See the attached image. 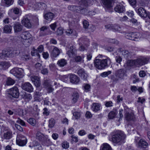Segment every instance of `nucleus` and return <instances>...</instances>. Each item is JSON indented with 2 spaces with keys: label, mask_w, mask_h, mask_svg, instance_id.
Returning a JSON list of instances; mask_svg holds the SVG:
<instances>
[{
  "label": "nucleus",
  "mask_w": 150,
  "mask_h": 150,
  "mask_svg": "<svg viewBox=\"0 0 150 150\" xmlns=\"http://www.w3.org/2000/svg\"><path fill=\"white\" fill-rule=\"evenodd\" d=\"M67 54L69 57L74 58L75 61L76 62L83 63L84 62L83 56L82 57L80 56H76L77 54L76 50V47L73 45L70 47L69 50L68 51Z\"/></svg>",
  "instance_id": "nucleus-1"
},
{
  "label": "nucleus",
  "mask_w": 150,
  "mask_h": 150,
  "mask_svg": "<svg viewBox=\"0 0 150 150\" xmlns=\"http://www.w3.org/2000/svg\"><path fill=\"white\" fill-rule=\"evenodd\" d=\"M94 65L97 69H102L107 67L111 63V60L110 58L107 57L106 59L101 60L96 59L94 61Z\"/></svg>",
  "instance_id": "nucleus-2"
},
{
  "label": "nucleus",
  "mask_w": 150,
  "mask_h": 150,
  "mask_svg": "<svg viewBox=\"0 0 150 150\" xmlns=\"http://www.w3.org/2000/svg\"><path fill=\"white\" fill-rule=\"evenodd\" d=\"M125 137L126 136L123 132H118L112 135V141L114 143L121 145L124 142Z\"/></svg>",
  "instance_id": "nucleus-3"
},
{
  "label": "nucleus",
  "mask_w": 150,
  "mask_h": 150,
  "mask_svg": "<svg viewBox=\"0 0 150 150\" xmlns=\"http://www.w3.org/2000/svg\"><path fill=\"white\" fill-rule=\"evenodd\" d=\"M126 71L124 69H120L117 70L115 73L116 78L113 76L111 77V79L114 82H117L119 79H123L126 74Z\"/></svg>",
  "instance_id": "nucleus-4"
},
{
  "label": "nucleus",
  "mask_w": 150,
  "mask_h": 150,
  "mask_svg": "<svg viewBox=\"0 0 150 150\" xmlns=\"http://www.w3.org/2000/svg\"><path fill=\"white\" fill-rule=\"evenodd\" d=\"M32 36L28 32H23L21 35V41L24 45H26V43L28 45L32 40Z\"/></svg>",
  "instance_id": "nucleus-5"
},
{
  "label": "nucleus",
  "mask_w": 150,
  "mask_h": 150,
  "mask_svg": "<svg viewBox=\"0 0 150 150\" xmlns=\"http://www.w3.org/2000/svg\"><path fill=\"white\" fill-rule=\"evenodd\" d=\"M80 6L79 12L85 14H88V9L85 8L88 3V0H78Z\"/></svg>",
  "instance_id": "nucleus-6"
},
{
  "label": "nucleus",
  "mask_w": 150,
  "mask_h": 150,
  "mask_svg": "<svg viewBox=\"0 0 150 150\" xmlns=\"http://www.w3.org/2000/svg\"><path fill=\"white\" fill-rule=\"evenodd\" d=\"M10 73L17 78H22L24 76L23 70L21 68H14L10 71Z\"/></svg>",
  "instance_id": "nucleus-7"
},
{
  "label": "nucleus",
  "mask_w": 150,
  "mask_h": 150,
  "mask_svg": "<svg viewBox=\"0 0 150 150\" xmlns=\"http://www.w3.org/2000/svg\"><path fill=\"white\" fill-rule=\"evenodd\" d=\"M9 94L12 96L13 97L15 98H18L19 96L18 89V88L14 86L10 90Z\"/></svg>",
  "instance_id": "nucleus-8"
},
{
  "label": "nucleus",
  "mask_w": 150,
  "mask_h": 150,
  "mask_svg": "<svg viewBox=\"0 0 150 150\" xmlns=\"http://www.w3.org/2000/svg\"><path fill=\"white\" fill-rule=\"evenodd\" d=\"M22 136L18 135L16 138L17 143L20 146H23L25 145L27 143V139L24 137H22Z\"/></svg>",
  "instance_id": "nucleus-9"
},
{
  "label": "nucleus",
  "mask_w": 150,
  "mask_h": 150,
  "mask_svg": "<svg viewBox=\"0 0 150 150\" xmlns=\"http://www.w3.org/2000/svg\"><path fill=\"white\" fill-rule=\"evenodd\" d=\"M23 89L29 92H32L33 91V88L32 85L29 83L26 82L22 85Z\"/></svg>",
  "instance_id": "nucleus-10"
},
{
  "label": "nucleus",
  "mask_w": 150,
  "mask_h": 150,
  "mask_svg": "<svg viewBox=\"0 0 150 150\" xmlns=\"http://www.w3.org/2000/svg\"><path fill=\"white\" fill-rule=\"evenodd\" d=\"M69 79L70 82L73 84H78L80 81L79 78L75 74L70 75Z\"/></svg>",
  "instance_id": "nucleus-11"
},
{
  "label": "nucleus",
  "mask_w": 150,
  "mask_h": 150,
  "mask_svg": "<svg viewBox=\"0 0 150 150\" xmlns=\"http://www.w3.org/2000/svg\"><path fill=\"white\" fill-rule=\"evenodd\" d=\"M77 74L80 76L81 79L86 80L88 77V75L86 73L83 69H81L79 70L77 72Z\"/></svg>",
  "instance_id": "nucleus-12"
},
{
  "label": "nucleus",
  "mask_w": 150,
  "mask_h": 150,
  "mask_svg": "<svg viewBox=\"0 0 150 150\" xmlns=\"http://www.w3.org/2000/svg\"><path fill=\"white\" fill-rule=\"evenodd\" d=\"M137 13L140 16L144 18H146L148 15L145 9L142 7H140L138 9Z\"/></svg>",
  "instance_id": "nucleus-13"
},
{
  "label": "nucleus",
  "mask_w": 150,
  "mask_h": 150,
  "mask_svg": "<svg viewBox=\"0 0 150 150\" xmlns=\"http://www.w3.org/2000/svg\"><path fill=\"white\" fill-rule=\"evenodd\" d=\"M22 23L25 27L28 28L31 27V25L30 20L26 17H24L22 20Z\"/></svg>",
  "instance_id": "nucleus-14"
},
{
  "label": "nucleus",
  "mask_w": 150,
  "mask_h": 150,
  "mask_svg": "<svg viewBox=\"0 0 150 150\" xmlns=\"http://www.w3.org/2000/svg\"><path fill=\"white\" fill-rule=\"evenodd\" d=\"M10 66V64L8 62L6 61L0 62V70H6L8 69Z\"/></svg>",
  "instance_id": "nucleus-15"
},
{
  "label": "nucleus",
  "mask_w": 150,
  "mask_h": 150,
  "mask_svg": "<svg viewBox=\"0 0 150 150\" xmlns=\"http://www.w3.org/2000/svg\"><path fill=\"white\" fill-rule=\"evenodd\" d=\"M125 115V119L127 121H134L135 119L134 115L132 113H129L126 111Z\"/></svg>",
  "instance_id": "nucleus-16"
},
{
  "label": "nucleus",
  "mask_w": 150,
  "mask_h": 150,
  "mask_svg": "<svg viewBox=\"0 0 150 150\" xmlns=\"http://www.w3.org/2000/svg\"><path fill=\"white\" fill-rule=\"evenodd\" d=\"M54 13L51 12H48L45 13L44 15V17L46 20L51 21L54 17Z\"/></svg>",
  "instance_id": "nucleus-17"
},
{
  "label": "nucleus",
  "mask_w": 150,
  "mask_h": 150,
  "mask_svg": "<svg viewBox=\"0 0 150 150\" xmlns=\"http://www.w3.org/2000/svg\"><path fill=\"white\" fill-rule=\"evenodd\" d=\"M13 28L15 33H18L21 31L22 29V26L20 23L17 22L14 23Z\"/></svg>",
  "instance_id": "nucleus-18"
},
{
  "label": "nucleus",
  "mask_w": 150,
  "mask_h": 150,
  "mask_svg": "<svg viewBox=\"0 0 150 150\" xmlns=\"http://www.w3.org/2000/svg\"><path fill=\"white\" fill-rule=\"evenodd\" d=\"M2 138L6 139H11L12 135V132L10 131H6L3 133L2 134Z\"/></svg>",
  "instance_id": "nucleus-19"
},
{
  "label": "nucleus",
  "mask_w": 150,
  "mask_h": 150,
  "mask_svg": "<svg viewBox=\"0 0 150 150\" xmlns=\"http://www.w3.org/2000/svg\"><path fill=\"white\" fill-rule=\"evenodd\" d=\"M115 11L119 13H123L125 10L124 6L122 5H117L114 8Z\"/></svg>",
  "instance_id": "nucleus-20"
},
{
  "label": "nucleus",
  "mask_w": 150,
  "mask_h": 150,
  "mask_svg": "<svg viewBox=\"0 0 150 150\" xmlns=\"http://www.w3.org/2000/svg\"><path fill=\"white\" fill-rule=\"evenodd\" d=\"M137 66L144 65L148 63V60L146 59H138L136 60Z\"/></svg>",
  "instance_id": "nucleus-21"
},
{
  "label": "nucleus",
  "mask_w": 150,
  "mask_h": 150,
  "mask_svg": "<svg viewBox=\"0 0 150 150\" xmlns=\"http://www.w3.org/2000/svg\"><path fill=\"white\" fill-rule=\"evenodd\" d=\"M105 7L107 8H111L112 6V0H102Z\"/></svg>",
  "instance_id": "nucleus-22"
},
{
  "label": "nucleus",
  "mask_w": 150,
  "mask_h": 150,
  "mask_svg": "<svg viewBox=\"0 0 150 150\" xmlns=\"http://www.w3.org/2000/svg\"><path fill=\"white\" fill-rule=\"evenodd\" d=\"M118 112L116 109H114L110 111L108 115V118L110 119H113L115 118Z\"/></svg>",
  "instance_id": "nucleus-23"
},
{
  "label": "nucleus",
  "mask_w": 150,
  "mask_h": 150,
  "mask_svg": "<svg viewBox=\"0 0 150 150\" xmlns=\"http://www.w3.org/2000/svg\"><path fill=\"white\" fill-rule=\"evenodd\" d=\"M79 97L78 93L76 91H74L72 95V100L73 103H76Z\"/></svg>",
  "instance_id": "nucleus-24"
},
{
  "label": "nucleus",
  "mask_w": 150,
  "mask_h": 150,
  "mask_svg": "<svg viewBox=\"0 0 150 150\" xmlns=\"http://www.w3.org/2000/svg\"><path fill=\"white\" fill-rule=\"evenodd\" d=\"M3 56L5 57H13V54L11 50H7L2 51Z\"/></svg>",
  "instance_id": "nucleus-25"
},
{
  "label": "nucleus",
  "mask_w": 150,
  "mask_h": 150,
  "mask_svg": "<svg viewBox=\"0 0 150 150\" xmlns=\"http://www.w3.org/2000/svg\"><path fill=\"white\" fill-rule=\"evenodd\" d=\"M68 8L69 10L71 11H76L77 12H79L80 6H76L70 5L68 6Z\"/></svg>",
  "instance_id": "nucleus-26"
},
{
  "label": "nucleus",
  "mask_w": 150,
  "mask_h": 150,
  "mask_svg": "<svg viewBox=\"0 0 150 150\" xmlns=\"http://www.w3.org/2000/svg\"><path fill=\"white\" fill-rule=\"evenodd\" d=\"M60 52L59 49L57 47H55L53 50L51 55L54 57H56L59 54Z\"/></svg>",
  "instance_id": "nucleus-27"
},
{
  "label": "nucleus",
  "mask_w": 150,
  "mask_h": 150,
  "mask_svg": "<svg viewBox=\"0 0 150 150\" xmlns=\"http://www.w3.org/2000/svg\"><path fill=\"white\" fill-rule=\"evenodd\" d=\"M12 29V27L11 25H6L4 27V32L7 33H10L11 32Z\"/></svg>",
  "instance_id": "nucleus-28"
},
{
  "label": "nucleus",
  "mask_w": 150,
  "mask_h": 150,
  "mask_svg": "<svg viewBox=\"0 0 150 150\" xmlns=\"http://www.w3.org/2000/svg\"><path fill=\"white\" fill-rule=\"evenodd\" d=\"M100 150H112V149L109 144L104 143L101 146Z\"/></svg>",
  "instance_id": "nucleus-29"
},
{
  "label": "nucleus",
  "mask_w": 150,
  "mask_h": 150,
  "mask_svg": "<svg viewBox=\"0 0 150 150\" xmlns=\"http://www.w3.org/2000/svg\"><path fill=\"white\" fill-rule=\"evenodd\" d=\"M45 137L44 135L40 132H38L36 133V139L42 142Z\"/></svg>",
  "instance_id": "nucleus-30"
},
{
  "label": "nucleus",
  "mask_w": 150,
  "mask_h": 150,
  "mask_svg": "<svg viewBox=\"0 0 150 150\" xmlns=\"http://www.w3.org/2000/svg\"><path fill=\"white\" fill-rule=\"evenodd\" d=\"M138 146L142 147L145 148L148 145V143L144 140L140 139L138 143Z\"/></svg>",
  "instance_id": "nucleus-31"
},
{
  "label": "nucleus",
  "mask_w": 150,
  "mask_h": 150,
  "mask_svg": "<svg viewBox=\"0 0 150 150\" xmlns=\"http://www.w3.org/2000/svg\"><path fill=\"white\" fill-rule=\"evenodd\" d=\"M100 105L98 103H94L92 107V110L95 112L100 110Z\"/></svg>",
  "instance_id": "nucleus-32"
},
{
  "label": "nucleus",
  "mask_w": 150,
  "mask_h": 150,
  "mask_svg": "<svg viewBox=\"0 0 150 150\" xmlns=\"http://www.w3.org/2000/svg\"><path fill=\"white\" fill-rule=\"evenodd\" d=\"M15 82L14 80L10 77H8L6 81V84L7 86H10L13 85Z\"/></svg>",
  "instance_id": "nucleus-33"
},
{
  "label": "nucleus",
  "mask_w": 150,
  "mask_h": 150,
  "mask_svg": "<svg viewBox=\"0 0 150 150\" xmlns=\"http://www.w3.org/2000/svg\"><path fill=\"white\" fill-rule=\"evenodd\" d=\"M67 64V61L64 59H61L59 60L57 62V64L59 66L63 67L66 65Z\"/></svg>",
  "instance_id": "nucleus-34"
},
{
  "label": "nucleus",
  "mask_w": 150,
  "mask_h": 150,
  "mask_svg": "<svg viewBox=\"0 0 150 150\" xmlns=\"http://www.w3.org/2000/svg\"><path fill=\"white\" fill-rule=\"evenodd\" d=\"M45 6V4L43 3H36L34 6L33 8L35 10H39L40 8H41L42 6Z\"/></svg>",
  "instance_id": "nucleus-35"
},
{
  "label": "nucleus",
  "mask_w": 150,
  "mask_h": 150,
  "mask_svg": "<svg viewBox=\"0 0 150 150\" xmlns=\"http://www.w3.org/2000/svg\"><path fill=\"white\" fill-rule=\"evenodd\" d=\"M63 29L61 27L58 28L55 33L58 36H60L62 35L63 33Z\"/></svg>",
  "instance_id": "nucleus-36"
},
{
  "label": "nucleus",
  "mask_w": 150,
  "mask_h": 150,
  "mask_svg": "<svg viewBox=\"0 0 150 150\" xmlns=\"http://www.w3.org/2000/svg\"><path fill=\"white\" fill-rule=\"evenodd\" d=\"M120 51L121 52L122 54L125 56V57L126 58H127L129 56L130 54L129 52L126 50H121V49H120Z\"/></svg>",
  "instance_id": "nucleus-37"
},
{
  "label": "nucleus",
  "mask_w": 150,
  "mask_h": 150,
  "mask_svg": "<svg viewBox=\"0 0 150 150\" xmlns=\"http://www.w3.org/2000/svg\"><path fill=\"white\" fill-rule=\"evenodd\" d=\"M0 126L1 127V132L2 134H3V133L4 132H5L9 131L8 130L9 128L8 127L5 126L4 125H0Z\"/></svg>",
  "instance_id": "nucleus-38"
},
{
  "label": "nucleus",
  "mask_w": 150,
  "mask_h": 150,
  "mask_svg": "<svg viewBox=\"0 0 150 150\" xmlns=\"http://www.w3.org/2000/svg\"><path fill=\"white\" fill-rule=\"evenodd\" d=\"M133 34L134 35V36H133L132 37V40H134L135 41H138L139 40L140 36L139 33H133Z\"/></svg>",
  "instance_id": "nucleus-39"
},
{
  "label": "nucleus",
  "mask_w": 150,
  "mask_h": 150,
  "mask_svg": "<svg viewBox=\"0 0 150 150\" xmlns=\"http://www.w3.org/2000/svg\"><path fill=\"white\" fill-rule=\"evenodd\" d=\"M5 4L6 6H9L12 5L14 2V0H2Z\"/></svg>",
  "instance_id": "nucleus-40"
},
{
  "label": "nucleus",
  "mask_w": 150,
  "mask_h": 150,
  "mask_svg": "<svg viewBox=\"0 0 150 150\" xmlns=\"http://www.w3.org/2000/svg\"><path fill=\"white\" fill-rule=\"evenodd\" d=\"M112 30L115 31H120L121 27L119 25H112Z\"/></svg>",
  "instance_id": "nucleus-41"
},
{
  "label": "nucleus",
  "mask_w": 150,
  "mask_h": 150,
  "mask_svg": "<svg viewBox=\"0 0 150 150\" xmlns=\"http://www.w3.org/2000/svg\"><path fill=\"white\" fill-rule=\"evenodd\" d=\"M49 127L50 128L53 127L55 125V121L53 118H51L49 120Z\"/></svg>",
  "instance_id": "nucleus-42"
},
{
  "label": "nucleus",
  "mask_w": 150,
  "mask_h": 150,
  "mask_svg": "<svg viewBox=\"0 0 150 150\" xmlns=\"http://www.w3.org/2000/svg\"><path fill=\"white\" fill-rule=\"evenodd\" d=\"M87 39L83 38H80L79 40V45H83V44H86V42L87 41Z\"/></svg>",
  "instance_id": "nucleus-43"
},
{
  "label": "nucleus",
  "mask_w": 150,
  "mask_h": 150,
  "mask_svg": "<svg viewBox=\"0 0 150 150\" xmlns=\"http://www.w3.org/2000/svg\"><path fill=\"white\" fill-rule=\"evenodd\" d=\"M134 36V35L133 34V33H126L125 34V37L127 39L132 40V37Z\"/></svg>",
  "instance_id": "nucleus-44"
},
{
  "label": "nucleus",
  "mask_w": 150,
  "mask_h": 150,
  "mask_svg": "<svg viewBox=\"0 0 150 150\" xmlns=\"http://www.w3.org/2000/svg\"><path fill=\"white\" fill-rule=\"evenodd\" d=\"M28 122L33 126H35L36 124V121L35 119L33 118H30L28 120Z\"/></svg>",
  "instance_id": "nucleus-45"
},
{
  "label": "nucleus",
  "mask_w": 150,
  "mask_h": 150,
  "mask_svg": "<svg viewBox=\"0 0 150 150\" xmlns=\"http://www.w3.org/2000/svg\"><path fill=\"white\" fill-rule=\"evenodd\" d=\"M136 62V60H132L128 61L127 62L128 65L131 66L134 65L137 66Z\"/></svg>",
  "instance_id": "nucleus-46"
},
{
  "label": "nucleus",
  "mask_w": 150,
  "mask_h": 150,
  "mask_svg": "<svg viewBox=\"0 0 150 150\" xmlns=\"http://www.w3.org/2000/svg\"><path fill=\"white\" fill-rule=\"evenodd\" d=\"M90 85L88 84H84V91L86 92H88L90 91Z\"/></svg>",
  "instance_id": "nucleus-47"
},
{
  "label": "nucleus",
  "mask_w": 150,
  "mask_h": 150,
  "mask_svg": "<svg viewBox=\"0 0 150 150\" xmlns=\"http://www.w3.org/2000/svg\"><path fill=\"white\" fill-rule=\"evenodd\" d=\"M62 147L64 149H67L69 147V143L66 141L62 143Z\"/></svg>",
  "instance_id": "nucleus-48"
},
{
  "label": "nucleus",
  "mask_w": 150,
  "mask_h": 150,
  "mask_svg": "<svg viewBox=\"0 0 150 150\" xmlns=\"http://www.w3.org/2000/svg\"><path fill=\"white\" fill-rule=\"evenodd\" d=\"M16 122L18 124H19L21 125L22 126H25V124L24 121L19 118H18V119L16 121Z\"/></svg>",
  "instance_id": "nucleus-49"
},
{
  "label": "nucleus",
  "mask_w": 150,
  "mask_h": 150,
  "mask_svg": "<svg viewBox=\"0 0 150 150\" xmlns=\"http://www.w3.org/2000/svg\"><path fill=\"white\" fill-rule=\"evenodd\" d=\"M21 59L24 61H27L30 58V56L29 54H24L22 55Z\"/></svg>",
  "instance_id": "nucleus-50"
},
{
  "label": "nucleus",
  "mask_w": 150,
  "mask_h": 150,
  "mask_svg": "<svg viewBox=\"0 0 150 150\" xmlns=\"http://www.w3.org/2000/svg\"><path fill=\"white\" fill-rule=\"evenodd\" d=\"M50 27L52 30L54 31L57 27V23L55 22L51 24L50 25Z\"/></svg>",
  "instance_id": "nucleus-51"
},
{
  "label": "nucleus",
  "mask_w": 150,
  "mask_h": 150,
  "mask_svg": "<svg viewBox=\"0 0 150 150\" xmlns=\"http://www.w3.org/2000/svg\"><path fill=\"white\" fill-rule=\"evenodd\" d=\"M73 32V29L69 28L66 30L65 33L68 35H71Z\"/></svg>",
  "instance_id": "nucleus-52"
},
{
  "label": "nucleus",
  "mask_w": 150,
  "mask_h": 150,
  "mask_svg": "<svg viewBox=\"0 0 150 150\" xmlns=\"http://www.w3.org/2000/svg\"><path fill=\"white\" fill-rule=\"evenodd\" d=\"M42 93L39 92H35V93L34 98L35 100H38V97L42 95Z\"/></svg>",
  "instance_id": "nucleus-53"
},
{
  "label": "nucleus",
  "mask_w": 150,
  "mask_h": 150,
  "mask_svg": "<svg viewBox=\"0 0 150 150\" xmlns=\"http://www.w3.org/2000/svg\"><path fill=\"white\" fill-rule=\"evenodd\" d=\"M35 67L38 70H40L42 68V65L40 63H37L35 64Z\"/></svg>",
  "instance_id": "nucleus-54"
},
{
  "label": "nucleus",
  "mask_w": 150,
  "mask_h": 150,
  "mask_svg": "<svg viewBox=\"0 0 150 150\" xmlns=\"http://www.w3.org/2000/svg\"><path fill=\"white\" fill-rule=\"evenodd\" d=\"M111 71H109L107 72H105L101 74V76L103 77H105L111 73Z\"/></svg>",
  "instance_id": "nucleus-55"
},
{
  "label": "nucleus",
  "mask_w": 150,
  "mask_h": 150,
  "mask_svg": "<svg viewBox=\"0 0 150 150\" xmlns=\"http://www.w3.org/2000/svg\"><path fill=\"white\" fill-rule=\"evenodd\" d=\"M122 58L120 56H117L116 57L115 60L117 63L120 64L121 62H122Z\"/></svg>",
  "instance_id": "nucleus-56"
},
{
  "label": "nucleus",
  "mask_w": 150,
  "mask_h": 150,
  "mask_svg": "<svg viewBox=\"0 0 150 150\" xmlns=\"http://www.w3.org/2000/svg\"><path fill=\"white\" fill-rule=\"evenodd\" d=\"M83 28L85 29L88 28V22L86 20H84L83 22Z\"/></svg>",
  "instance_id": "nucleus-57"
},
{
  "label": "nucleus",
  "mask_w": 150,
  "mask_h": 150,
  "mask_svg": "<svg viewBox=\"0 0 150 150\" xmlns=\"http://www.w3.org/2000/svg\"><path fill=\"white\" fill-rule=\"evenodd\" d=\"M30 79L31 81L34 83L37 80L39 79L40 78L36 76H32L30 77Z\"/></svg>",
  "instance_id": "nucleus-58"
},
{
  "label": "nucleus",
  "mask_w": 150,
  "mask_h": 150,
  "mask_svg": "<svg viewBox=\"0 0 150 150\" xmlns=\"http://www.w3.org/2000/svg\"><path fill=\"white\" fill-rule=\"evenodd\" d=\"M13 54V57L14 55H17L18 54L20 53L19 50H17L16 49H14L13 50H11Z\"/></svg>",
  "instance_id": "nucleus-59"
},
{
  "label": "nucleus",
  "mask_w": 150,
  "mask_h": 150,
  "mask_svg": "<svg viewBox=\"0 0 150 150\" xmlns=\"http://www.w3.org/2000/svg\"><path fill=\"white\" fill-rule=\"evenodd\" d=\"M73 115L75 118L77 119L80 118L81 114L80 112H76L73 113Z\"/></svg>",
  "instance_id": "nucleus-60"
},
{
  "label": "nucleus",
  "mask_w": 150,
  "mask_h": 150,
  "mask_svg": "<svg viewBox=\"0 0 150 150\" xmlns=\"http://www.w3.org/2000/svg\"><path fill=\"white\" fill-rule=\"evenodd\" d=\"M31 54L33 56H35L36 55L39 58L40 57V55L39 54L38 52V51L37 50L35 49L34 48V51H33V52H31Z\"/></svg>",
  "instance_id": "nucleus-61"
},
{
  "label": "nucleus",
  "mask_w": 150,
  "mask_h": 150,
  "mask_svg": "<svg viewBox=\"0 0 150 150\" xmlns=\"http://www.w3.org/2000/svg\"><path fill=\"white\" fill-rule=\"evenodd\" d=\"M105 106L107 107H111L113 105V103L112 101L106 102L105 103Z\"/></svg>",
  "instance_id": "nucleus-62"
},
{
  "label": "nucleus",
  "mask_w": 150,
  "mask_h": 150,
  "mask_svg": "<svg viewBox=\"0 0 150 150\" xmlns=\"http://www.w3.org/2000/svg\"><path fill=\"white\" fill-rule=\"evenodd\" d=\"M41 71V73L43 74H46L48 73V70L47 68H42Z\"/></svg>",
  "instance_id": "nucleus-63"
},
{
  "label": "nucleus",
  "mask_w": 150,
  "mask_h": 150,
  "mask_svg": "<svg viewBox=\"0 0 150 150\" xmlns=\"http://www.w3.org/2000/svg\"><path fill=\"white\" fill-rule=\"evenodd\" d=\"M109 42L110 43L116 44H117L119 43V42L115 39H110L109 40Z\"/></svg>",
  "instance_id": "nucleus-64"
}]
</instances>
